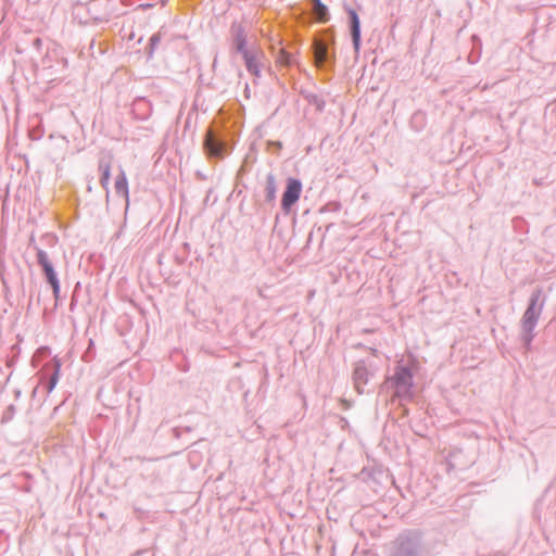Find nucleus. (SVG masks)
<instances>
[{
  "instance_id": "ddd939ff",
  "label": "nucleus",
  "mask_w": 556,
  "mask_h": 556,
  "mask_svg": "<svg viewBox=\"0 0 556 556\" xmlns=\"http://www.w3.org/2000/svg\"><path fill=\"white\" fill-rule=\"evenodd\" d=\"M162 40L161 34L155 33L149 38L148 46L146 47V58L147 61H151L154 56V52L157 49L160 42Z\"/></svg>"
},
{
  "instance_id": "aec40b11",
  "label": "nucleus",
  "mask_w": 556,
  "mask_h": 556,
  "mask_svg": "<svg viewBox=\"0 0 556 556\" xmlns=\"http://www.w3.org/2000/svg\"><path fill=\"white\" fill-rule=\"evenodd\" d=\"M58 382V371L52 376L50 380L49 391H51Z\"/></svg>"
},
{
  "instance_id": "a878e982",
  "label": "nucleus",
  "mask_w": 556,
  "mask_h": 556,
  "mask_svg": "<svg viewBox=\"0 0 556 556\" xmlns=\"http://www.w3.org/2000/svg\"><path fill=\"white\" fill-rule=\"evenodd\" d=\"M212 66H213V68H215V67L217 66V56H215V59H214V62H213V65H212Z\"/></svg>"
},
{
  "instance_id": "5701e85b",
  "label": "nucleus",
  "mask_w": 556,
  "mask_h": 556,
  "mask_svg": "<svg viewBox=\"0 0 556 556\" xmlns=\"http://www.w3.org/2000/svg\"><path fill=\"white\" fill-rule=\"evenodd\" d=\"M34 43H35L36 46H40V45H41V39H40V38H36V39H35V41H34Z\"/></svg>"
},
{
  "instance_id": "f257e3e1",
  "label": "nucleus",
  "mask_w": 556,
  "mask_h": 556,
  "mask_svg": "<svg viewBox=\"0 0 556 556\" xmlns=\"http://www.w3.org/2000/svg\"><path fill=\"white\" fill-rule=\"evenodd\" d=\"M243 118L239 113H220L205 138V151L210 159L220 160L229 154L241 134Z\"/></svg>"
},
{
  "instance_id": "9d476101",
  "label": "nucleus",
  "mask_w": 556,
  "mask_h": 556,
  "mask_svg": "<svg viewBox=\"0 0 556 556\" xmlns=\"http://www.w3.org/2000/svg\"><path fill=\"white\" fill-rule=\"evenodd\" d=\"M309 3L317 22L326 23L330 20L328 7L321 0H309Z\"/></svg>"
},
{
  "instance_id": "f03ea898",
  "label": "nucleus",
  "mask_w": 556,
  "mask_h": 556,
  "mask_svg": "<svg viewBox=\"0 0 556 556\" xmlns=\"http://www.w3.org/2000/svg\"><path fill=\"white\" fill-rule=\"evenodd\" d=\"M314 61L315 64L328 70L336 62L334 36L328 30H324L314 41Z\"/></svg>"
},
{
  "instance_id": "6e6552de",
  "label": "nucleus",
  "mask_w": 556,
  "mask_h": 556,
  "mask_svg": "<svg viewBox=\"0 0 556 556\" xmlns=\"http://www.w3.org/2000/svg\"><path fill=\"white\" fill-rule=\"evenodd\" d=\"M243 61H244V64H245V67H247V71L255 76V77H261V67H262V64L261 62L257 60V55L254 51H250L248 53H244L243 55H241Z\"/></svg>"
},
{
  "instance_id": "20e7f679",
  "label": "nucleus",
  "mask_w": 556,
  "mask_h": 556,
  "mask_svg": "<svg viewBox=\"0 0 556 556\" xmlns=\"http://www.w3.org/2000/svg\"><path fill=\"white\" fill-rule=\"evenodd\" d=\"M348 16H349V25H350V33L352 38V43L355 52H358L361 49L362 43V26H361V20L359 15L356 12V10L352 8L346 9Z\"/></svg>"
},
{
  "instance_id": "393cba45",
  "label": "nucleus",
  "mask_w": 556,
  "mask_h": 556,
  "mask_svg": "<svg viewBox=\"0 0 556 556\" xmlns=\"http://www.w3.org/2000/svg\"><path fill=\"white\" fill-rule=\"evenodd\" d=\"M162 7H165L168 2V0H160L159 1Z\"/></svg>"
},
{
  "instance_id": "dca6fc26",
  "label": "nucleus",
  "mask_w": 556,
  "mask_h": 556,
  "mask_svg": "<svg viewBox=\"0 0 556 556\" xmlns=\"http://www.w3.org/2000/svg\"><path fill=\"white\" fill-rule=\"evenodd\" d=\"M367 370L365 367H357L354 371L355 386L359 389L361 383L366 382Z\"/></svg>"
},
{
  "instance_id": "423d86ee",
  "label": "nucleus",
  "mask_w": 556,
  "mask_h": 556,
  "mask_svg": "<svg viewBox=\"0 0 556 556\" xmlns=\"http://www.w3.org/2000/svg\"><path fill=\"white\" fill-rule=\"evenodd\" d=\"M230 31L233 38V46L236 48V51L241 55L250 52L251 50L248 49V39L243 25L233 22L231 24Z\"/></svg>"
},
{
  "instance_id": "4468645a",
  "label": "nucleus",
  "mask_w": 556,
  "mask_h": 556,
  "mask_svg": "<svg viewBox=\"0 0 556 556\" xmlns=\"http://www.w3.org/2000/svg\"><path fill=\"white\" fill-rule=\"evenodd\" d=\"M306 100L311 105L315 106V109L318 112H323L325 110L326 102L320 96L315 94V93H309L306 96Z\"/></svg>"
},
{
  "instance_id": "1a4fd4ad",
  "label": "nucleus",
  "mask_w": 556,
  "mask_h": 556,
  "mask_svg": "<svg viewBox=\"0 0 556 556\" xmlns=\"http://www.w3.org/2000/svg\"><path fill=\"white\" fill-rule=\"evenodd\" d=\"M399 392H408L412 387V374L407 368H400L395 374Z\"/></svg>"
},
{
  "instance_id": "9b49d317",
  "label": "nucleus",
  "mask_w": 556,
  "mask_h": 556,
  "mask_svg": "<svg viewBox=\"0 0 556 556\" xmlns=\"http://www.w3.org/2000/svg\"><path fill=\"white\" fill-rule=\"evenodd\" d=\"M536 320L538 313L534 309V302H532V304L528 307L522 318L525 330L530 332L534 328Z\"/></svg>"
},
{
  "instance_id": "a211bd4d",
  "label": "nucleus",
  "mask_w": 556,
  "mask_h": 556,
  "mask_svg": "<svg viewBox=\"0 0 556 556\" xmlns=\"http://www.w3.org/2000/svg\"><path fill=\"white\" fill-rule=\"evenodd\" d=\"M266 146L267 150L273 153H278L282 149V142L278 140H268Z\"/></svg>"
},
{
  "instance_id": "cd10ccee",
  "label": "nucleus",
  "mask_w": 556,
  "mask_h": 556,
  "mask_svg": "<svg viewBox=\"0 0 556 556\" xmlns=\"http://www.w3.org/2000/svg\"><path fill=\"white\" fill-rule=\"evenodd\" d=\"M94 21L96 22H102V18L101 17H94Z\"/></svg>"
},
{
  "instance_id": "7ed1b4c3",
  "label": "nucleus",
  "mask_w": 556,
  "mask_h": 556,
  "mask_svg": "<svg viewBox=\"0 0 556 556\" xmlns=\"http://www.w3.org/2000/svg\"><path fill=\"white\" fill-rule=\"evenodd\" d=\"M302 193V184L299 179L289 178L287 180L286 190L281 199V207L285 212H289L296 203Z\"/></svg>"
},
{
  "instance_id": "412c9836",
  "label": "nucleus",
  "mask_w": 556,
  "mask_h": 556,
  "mask_svg": "<svg viewBox=\"0 0 556 556\" xmlns=\"http://www.w3.org/2000/svg\"><path fill=\"white\" fill-rule=\"evenodd\" d=\"M109 175H105L103 176L102 180H101V184L103 187H106L108 182H109Z\"/></svg>"
},
{
  "instance_id": "f3484780",
  "label": "nucleus",
  "mask_w": 556,
  "mask_h": 556,
  "mask_svg": "<svg viewBox=\"0 0 556 556\" xmlns=\"http://www.w3.org/2000/svg\"><path fill=\"white\" fill-rule=\"evenodd\" d=\"M424 124H425V115L422 113L417 112L412 116L410 125L417 131H419L424 127Z\"/></svg>"
},
{
  "instance_id": "0eeeda50",
  "label": "nucleus",
  "mask_w": 556,
  "mask_h": 556,
  "mask_svg": "<svg viewBox=\"0 0 556 556\" xmlns=\"http://www.w3.org/2000/svg\"><path fill=\"white\" fill-rule=\"evenodd\" d=\"M131 114L138 121H147L152 114V103L146 97H136L131 103Z\"/></svg>"
},
{
  "instance_id": "2eb2a0df",
  "label": "nucleus",
  "mask_w": 556,
  "mask_h": 556,
  "mask_svg": "<svg viewBox=\"0 0 556 556\" xmlns=\"http://www.w3.org/2000/svg\"><path fill=\"white\" fill-rule=\"evenodd\" d=\"M115 188L117 193L127 198L128 195V189H127V181L125 179V176H118L115 181Z\"/></svg>"
},
{
  "instance_id": "6ab92c4d",
  "label": "nucleus",
  "mask_w": 556,
  "mask_h": 556,
  "mask_svg": "<svg viewBox=\"0 0 556 556\" xmlns=\"http://www.w3.org/2000/svg\"><path fill=\"white\" fill-rule=\"evenodd\" d=\"M155 4L154 3H151V2H146V3H140L136 10H140V11H147L149 9H152Z\"/></svg>"
},
{
  "instance_id": "b1692460",
  "label": "nucleus",
  "mask_w": 556,
  "mask_h": 556,
  "mask_svg": "<svg viewBox=\"0 0 556 556\" xmlns=\"http://www.w3.org/2000/svg\"><path fill=\"white\" fill-rule=\"evenodd\" d=\"M190 116L187 117L186 119V128H189L190 127Z\"/></svg>"
},
{
  "instance_id": "bb28decb",
  "label": "nucleus",
  "mask_w": 556,
  "mask_h": 556,
  "mask_svg": "<svg viewBox=\"0 0 556 556\" xmlns=\"http://www.w3.org/2000/svg\"><path fill=\"white\" fill-rule=\"evenodd\" d=\"M122 2H123L125 5H130L129 0H122Z\"/></svg>"
},
{
  "instance_id": "4be33fe9",
  "label": "nucleus",
  "mask_w": 556,
  "mask_h": 556,
  "mask_svg": "<svg viewBox=\"0 0 556 556\" xmlns=\"http://www.w3.org/2000/svg\"><path fill=\"white\" fill-rule=\"evenodd\" d=\"M291 60H292L291 54H289V53H285V62H286V63H291Z\"/></svg>"
},
{
  "instance_id": "39448f33",
  "label": "nucleus",
  "mask_w": 556,
  "mask_h": 556,
  "mask_svg": "<svg viewBox=\"0 0 556 556\" xmlns=\"http://www.w3.org/2000/svg\"><path fill=\"white\" fill-rule=\"evenodd\" d=\"M37 257H38L39 264L41 265V267L45 271L47 280L49 281V283L51 285V287L53 289L54 295L58 296L59 292H60V283H59L56 274L53 269L52 263L48 258L47 253L43 252L42 250L38 251Z\"/></svg>"
},
{
  "instance_id": "c85d7f7f",
  "label": "nucleus",
  "mask_w": 556,
  "mask_h": 556,
  "mask_svg": "<svg viewBox=\"0 0 556 556\" xmlns=\"http://www.w3.org/2000/svg\"><path fill=\"white\" fill-rule=\"evenodd\" d=\"M142 40H143V37H140V38L138 39V43H139V45H140V43H142Z\"/></svg>"
},
{
  "instance_id": "f8f14e48",
  "label": "nucleus",
  "mask_w": 556,
  "mask_h": 556,
  "mask_svg": "<svg viewBox=\"0 0 556 556\" xmlns=\"http://www.w3.org/2000/svg\"><path fill=\"white\" fill-rule=\"evenodd\" d=\"M113 156L109 151H102L99 154L98 165L100 174H111Z\"/></svg>"
}]
</instances>
